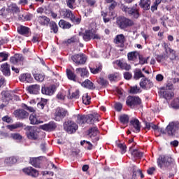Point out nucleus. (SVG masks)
Instances as JSON below:
<instances>
[{"mask_svg":"<svg viewBox=\"0 0 179 179\" xmlns=\"http://www.w3.org/2000/svg\"><path fill=\"white\" fill-rule=\"evenodd\" d=\"M157 163L160 169L164 167H176L174 159L169 155H160L157 159Z\"/></svg>","mask_w":179,"mask_h":179,"instance_id":"nucleus-1","label":"nucleus"},{"mask_svg":"<svg viewBox=\"0 0 179 179\" xmlns=\"http://www.w3.org/2000/svg\"><path fill=\"white\" fill-rule=\"evenodd\" d=\"M80 36H83V38L84 41H90L92 40H100L101 37L99 34L96 33V30L94 29H91L88 30H85V33L80 34Z\"/></svg>","mask_w":179,"mask_h":179,"instance_id":"nucleus-2","label":"nucleus"},{"mask_svg":"<svg viewBox=\"0 0 179 179\" xmlns=\"http://www.w3.org/2000/svg\"><path fill=\"white\" fill-rule=\"evenodd\" d=\"M59 13L62 17H68L73 23H80V17L75 16L69 9H61Z\"/></svg>","mask_w":179,"mask_h":179,"instance_id":"nucleus-3","label":"nucleus"},{"mask_svg":"<svg viewBox=\"0 0 179 179\" xmlns=\"http://www.w3.org/2000/svg\"><path fill=\"white\" fill-rule=\"evenodd\" d=\"M179 129V122H171L166 127L164 130V134H166L169 136H173L176 134V131H178Z\"/></svg>","mask_w":179,"mask_h":179,"instance_id":"nucleus-4","label":"nucleus"},{"mask_svg":"<svg viewBox=\"0 0 179 179\" xmlns=\"http://www.w3.org/2000/svg\"><path fill=\"white\" fill-rule=\"evenodd\" d=\"M68 115V110L62 108H57L55 113V121H61Z\"/></svg>","mask_w":179,"mask_h":179,"instance_id":"nucleus-5","label":"nucleus"},{"mask_svg":"<svg viewBox=\"0 0 179 179\" xmlns=\"http://www.w3.org/2000/svg\"><path fill=\"white\" fill-rule=\"evenodd\" d=\"M64 128L69 134H73V132H76V131H78V127L75 122L68 121L66 124H64Z\"/></svg>","mask_w":179,"mask_h":179,"instance_id":"nucleus-6","label":"nucleus"},{"mask_svg":"<svg viewBox=\"0 0 179 179\" xmlns=\"http://www.w3.org/2000/svg\"><path fill=\"white\" fill-rule=\"evenodd\" d=\"M122 10H123V12H125L126 13L134 16V17H135L136 19L139 17V13L138 12V9L135 8V7L128 8L127 6L122 5Z\"/></svg>","mask_w":179,"mask_h":179,"instance_id":"nucleus-7","label":"nucleus"},{"mask_svg":"<svg viewBox=\"0 0 179 179\" xmlns=\"http://www.w3.org/2000/svg\"><path fill=\"white\" fill-rule=\"evenodd\" d=\"M141 99L138 96H129L127 99V104L131 108H134L135 106H138L141 103Z\"/></svg>","mask_w":179,"mask_h":179,"instance_id":"nucleus-8","label":"nucleus"},{"mask_svg":"<svg viewBox=\"0 0 179 179\" xmlns=\"http://www.w3.org/2000/svg\"><path fill=\"white\" fill-rule=\"evenodd\" d=\"M71 59L77 65H83L86 63V56L84 55H75L71 57Z\"/></svg>","mask_w":179,"mask_h":179,"instance_id":"nucleus-9","label":"nucleus"},{"mask_svg":"<svg viewBox=\"0 0 179 179\" xmlns=\"http://www.w3.org/2000/svg\"><path fill=\"white\" fill-rule=\"evenodd\" d=\"M97 134H99V130H97V127H94L89 129L88 136L92 140V142L96 143L99 141V138L97 137Z\"/></svg>","mask_w":179,"mask_h":179,"instance_id":"nucleus-10","label":"nucleus"},{"mask_svg":"<svg viewBox=\"0 0 179 179\" xmlns=\"http://www.w3.org/2000/svg\"><path fill=\"white\" fill-rule=\"evenodd\" d=\"M140 86L142 87V89L148 90L150 89V87H153V83H152V81L148 78H142L140 82Z\"/></svg>","mask_w":179,"mask_h":179,"instance_id":"nucleus-11","label":"nucleus"},{"mask_svg":"<svg viewBox=\"0 0 179 179\" xmlns=\"http://www.w3.org/2000/svg\"><path fill=\"white\" fill-rule=\"evenodd\" d=\"M159 95L161 97H163V99H166V100H170L173 96L174 93L167 90V87L166 90L164 88H162L159 91Z\"/></svg>","mask_w":179,"mask_h":179,"instance_id":"nucleus-12","label":"nucleus"},{"mask_svg":"<svg viewBox=\"0 0 179 179\" xmlns=\"http://www.w3.org/2000/svg\"><path fill=\"white\" fill-rule=\"evenodd\" d=\"M23 173L30 176L31 177H38V171L36 170L33 167H28L22 169Z\"/></svg>","mask_w":179,"mask_h":179,"instance_id":"nucleus-13","label":"nucleus"},{"mask_svg":"<svg viewBox=\"0 0 179 179\" xmlns=\"http://www.w3.org/2000/svg\"><path fill=\"white\" fill-rule=\"evenodd\" d=\"M17 33L21 34V36H25L26 37H29L30 36V28L27 27H24L23 25H20L17 29Z\"/></svg>","mask_w":179,"mask_h":179,"instance_id":"nucleus-14","label":"nucleus"},{"mask_svg":"<svg viewBox=\"0 0 179 179\" xmlns=\"http://www.w3.org/2000/svg\"><path fill=\"white\" fill-rule=\"evenodd\" d=\"M14 115L17 118H20V120H24V118H27L29 117V113L23 109L15 110L14 112Z\"/></svg>","mask_w":179,"mask_h":179,"instance_id":"nucleus-15","label":"nucleus"},{"mask_svg":"<svg viewBox=\"0 0 179 179\" xmlns=\"http://www.w3.org/2000/svg\"><path fill=\"white\" fill-rule=\"evenodd\" d=\"M41 128L43 131H48L50 132L51 131H55V128H57V124L54 122H50L48 124L41 126Z\"/></svg>","mask_w":179,"mask_h":179,"instance_id":"nucleus-16","label":"nucleus"},{"mask_svg":"<svg viewBox=\"0 0 179 179\" xmlns=\"http://www.w3.org/2000/svg\"><path fill=\"white\" fill-rule=\"evenodd\" d=\"M41 92L43 94H46L47 96H52L54 92H55V86L52 85L50 87H43Z\"/></svg>","mask_w":179,"mask_h":179,"instance_id":"nucleus-17","label":"nucleus"},{"mask_svg":"<svg viewBox=\"0 0 179 179\" xmlns=\"http://www.w3.org/2000/svg\"><path fill=\"white\" fill-rule=\"evenodd\" d=\"M20 82H27V83H31L33 82V77L29 73H23L20 77Z\"/></svg>","mask_w":179,"mask_h":179,"instance_id":"nucleus-18","label":"nucleus"},{"mask_svg":"<svg viewBox=\"0 0 179 179\" xmlns=\"http://www.w3.org/2000/svg\"><path fill=\"white\" fill-rule=\"evenodd\" d=\"M27 136L29 139H34V141L37 139V133L34 131V129L31 127H27Z\"/></svg>","mask_w":179,"mask_h":179,"instance_id":"nucleus-19","label":"nucleus"},{"mask_svg":"<svg viewBox=\"0 0 179 179\" xmlns=\"http://www.w3.org/2000/svg\"><path fill=\"white\" fill-rule=\"evenodd\" d=\"M27 91L30 94H38L40 92V85L37 84L30 85L27 87Z\"/></svg>","mask_w":179,"mask_h":179,"instance_id":"nucleus-20","label":"nucleus"},{"mask_svg":"<svg viewBox=\"0 0 179 179\" xmlns=\"http://www.w3.org/2000/svg\"><path fill=\"white\" fill-rule=\"evenodd\" d=\"M22 61H23V56L20 54H15L10 59V62H11V64H14V65H16V64H19V62H22Z\"/></svg>","mask_w":179,"mask_h":179,"instance_id":"nucleus-21","label":"nucleus"},{"mask_svg":"<svg viewBox=\"0 0 179 179\" xmlns=\"http://www.w3.org/2000/svg\"><path fill=\"white\" fill-rule=\"evenodd\" d=\"M130 124L136 132H141V122L138 119H133L130 121Z\"/></svg>","mask_w":179,"mask_h":179,"instance_id":"nucleus-22","label":"nucleus"},{"mask_svg":"<svg viewBox=\"0 0 179 179\" xmlns=\"http://www.w3.org/2000/svg\"><path fill=\"white\" fill-rule=\"evenodd\" d=\"M1 69L5 76H9L10 75V67L8 63L3 64L1 66Z\"/></svg>","mask_w":179,"mask_h":179,"instance_id":"nucleus-23","label":"nucleus"},{"mask_svg":"<svg viewBox=\"0 0 179 179\" xmlns=\"http://www.w3.org/2000/svg\"><path fill=\"white\" fill-rule=\"evenodd\" d=\"M76 71V73H80L81 78H87L89 76V71L85 68H77Z\"/></svg>","mask_w":179,"mask_h":179,"instance_id":"nucleus-24","label":"nucleus"},{"mask_svg":"<svg viewBox=\"0 0 179 179\" xmlns=\"http://www.w3.org/2000/svg\"><path fill=\"white\" fill-rule=\"evenodd\" d=\"M29 121L32 125H37L38 124H43V122L38 120L36 114L32 113L29 116Z\"/></svg>","mask_w":179,"mask_h":179,"instance_id":"nucleus-25","label":"nucleus"},{"mask_svg":"<svg viewBox=\"0 0 179 179\" xmlns=\"http://www.w3.org/2000/svg\"><path fill=\"white\" fill-rule=\"evenodd\" d=\"M139 5L144 10H148L150 9V0H141Z\"/></svg>","mask_w":179,"mask_h":179,"instance_id":"nucleus-26","label":"nucleus"},{"mask_svg":"<svg viewBox=\"0 0 179 179\" xmlns=\"http://www.w3.org/2000/svg\"><path fill=\"white\" fill-rule=\"evenodd\" d=\"M138 176H141V178H143L145 176L143 173H142V170L139 169H136V166H134L133 169V179H136Z\"/></svg>","mask_w":179,"mask_h":179,"instance_id":"nucleus-27","label":"nucleus"},{"mask_svg":"<svg viewBox=\"0 0 179 179\" xmlns=\"http://www.w3.org/2000/svg\"><path fill=\"white\" fill-rule=\"evenodd\" d=\"M133 148L134 147L132 146L129 148V152L131 156H134V157H142V156H143V153H142V152H140L136 149L133 150Z\"/></svg>","mask_w":179,"mask_h":179,"instance_id":"nucleus-28","label":"nucleus"},{"mask_svg":"<svg viewBox=\"0 0 179 179\" xmlns=\"http://www.w3.org/2000/svg\"><path fill=\"white\" fill-rule=\"evenodd\" d=\"M116 64L118 65L122 69H125V71H129V69H131V65L128 64L126 62L117 60Z\"/></svg>","mask_w":179,"mask_h":179,"instance_id":"nucleus-29","label":"nucleus"},{"mask_svg":"<svg viewBox=\"0 0 179 179\" xmlns=\"http://www.w3.org/2000/svg\"><path fill=\"white\" fill-rule=\"evenodd\" d=\"M83 87H86V89L93 90L94 89V84L92 83L90 80H85L83 83H81Z\"/></svg>","mask_w":179,"mask_h":179,"instance_id":"nucleus-30","label":"nucleus"},{"mask_svg":"<svg viewBox=\"0 0 179 179\" xmlns=\"http://www.w3.org/2000/svg\"><path fill=\"white\" fill-rule=\"evenodd\" d=\"M73 43H79V36H73L71 38L64 41V44L69 45V44H73Z\"/></svg>","mask_w":179,"mask_h":179,"instance_id":"nucleus-31","label":"nucleus"},{"mask_svg":"<svg viewBox=\"0 0 179 179\" xmlns=\"http://www.w3.org/2000/svg\"><path fill=\"white\" fill-rule=\"evenodd\" d=\"M76 118V122L80 125H83L86 122V115H77Z\"/></svg>","mask_w":179,"mask_h":179,"instance_id":"nucleus-32","label":"nucleus"},{"mask_svg":"<svg viewBox=\"0 0 179 179\" xmlns=\"http://www.w3.org/2000/svg\"><path fill=\"white\" fill-rule=\"evenodd\" d=\"M87 124H93L96 120H97V116H94L93 114L85 115Z\"/></svg>","mask_w":179,"mask_h":179,"instance_id":"nucleus-33","label":"nucleus"},{"mask_svg":"<svg viewBox=\"0 0 179 179\" xmlns=\"http://www.w3.org/2000/svg\"><path fill=\"white\" fill-rule=\"evenodd\" d=\"M138 57H139V52L137 51L131 52L127 54V58L129 61H135Z\"/></svg>","mask_w":179,"mask_h":179,"instance_id":"nucleus-34","label":"nucleus"},{"mask_svg":"<svg viewBox=\"0 0 179 179\" xmlns=\"http://www.w3.org/2000/svg\"><path fill=\"white\" fill-rule=\"evenodd\" d=\"M144 77L145 76L143 75V73H142V71H141V69H136L134 70V78L136 80H138V79H141V78H144Z\"/></svg>","mask_w":179,"mask_h":179,"instance_id":"nucleus-35","label":"nucleus"},{"mask_svg":"<svg viewBox=\"0 0 179 179\" xmlns=\"http://www.w3.org/2000/svg\"><path fill=\"white\" fill-rule=\"evenodd\" d=\"M17 160L14 157H9L5 159L4 163L6 166H12V164H15Z\"/></svg>","mask_w":179,"mask_h":179,"instance_id":"nucleus-36","label":"nucleus"},{"mask_svg":"<svg viewBox=\"0 0 179 179\" xmlns=\"http://www.w3.org/2000/svg\"><path fill=\"white\" fill-rule=\"evenodd\" d=\"M23 127V123L17 122L13 124L7 125L6 128L10 131H13V129H17V128H22Z\"/></svg>","mask_w":179,"mask_h":179,"instance_id":"nucleus-37","label":"nucleus"},{"mask_svg":"<svg viewBox=\"0 0 179 179\" xmlns=\"http://www.w3.org/2000/svg\"><path fill=\"white\" fill-rule=\"evenodd\" d=\"M8 10L13 13H19L20 9L15 3H12L8 6Z\"/></svg>","mask_w":179,"mask_h":179,"instance_id":"nucleus-38","label":"nucleus"},{"mask_svg":"<svg viewBox=\"0 0 179 179\" xmlns=\"http://www.w3.org/2000/svg\"><path fill=\"white\" fill-rule=\"evenodd\" d=\"M102 69H103V66H101V64H99L96 68H92V67L90 68L91 73H93L94 75L100 73V72H101Z\"/></svg>","mask_w":179,"mask_h":179,"instance_id":"nucleus-39","label":"nucleus"},{"mask_svg":"<svg viewBox=\"0 0 179 179\" xmlns=\"http://www.w3.org/2000/svg\"><path fill=\"white\" fill-rule=\"evenodd\" d=\"M141 92L142 90H141V88L137 85L131 87L129 90V92L131 93V94H138V93H141Z\"/></svg>","mask_w":179,"mask_h":179,"instance_id":"nucleus-40","label":"nucleus"},{"mask_svg":"<svg viewBox=\"0 0 179 179\" xmlns=\"http://www.w3.org/2000/svg\"><path fill=\"white\" fill-rule=\"evenodd\" d=\"M66 75L68 77V79L70 80H73V82H76V75L71 70H66Z\"/></svg>","mask_w":179,"mask_h":179,"instance_id":"nucleus-41","label":"nucleus"},{"mask_svg":"<svg viewBox=\"0 0 179 179\" xmlns=\"http://www.w3.org/2000/svg\"><path fill=\"white\" fill-rule=\"evenodd\" d=\"M30 164L34 167L38 168V167H40V159L39 158H31Z\"/></svg>","mask_w":179,"mask_h":179,"instance_id":"nucleus-42","label":"nucleus"},{"mask_svg":"<svg viewBox=\"0 0 179 179\" xmlns=\"http://www.w3.org/2000/svg\"><path fill=\"white\" fill-rule=\"evenodd\" d=\"M124 35H117L115 39V44H124Z\"/></svg>","mask_w":179,"mask_h":179,"instance_id":"nucleus-43","label":"nucleus"},{"mask_svg":"<svg viewBox=\"0 0 179 179\" xmlns=\"http://www.w3.org/2000/svg\"><path fill=\"white\" fill-rule=\"evenodd\" d=\"M117 23H131V20L125 17H118Z\"/></svg>","mask_w":179,"mask_h":179,"instance_id":"nucleus-44","label":"nucleus"},{"mask_svg":"<svg viewBox=\"0 0 179 179\" xmlns=\"http://www.w3.org/2000/svg\"><path fill=\"white\" fill-rule=\"evenodd\" d=\"M120 121L122 124H128L129 121V116L127 115H122L120 117Z\"/></svg>","mask_w":179,"mask_h":179,"instance_id":"nucleus-45","label":"nucleus"},{"mask_svg":"<svg viewBox=\"0 0 179 179\" xmlns=\"http://www.w3.org/2000/svg\"><path fill=\"white\" fill-rule=\"evenodd\" d=\"M96 82H97V83H99V85H101V86H108V81H107V80H106L101 77L98 78Z\"/></svg>","mask_w":179,"mask_h":179,"instance_id":"nucleus-46","label":"nucleus"},{"mask_svg":"<svg viewBox=\"0 0 179 179\" xmlns=\"http://www.w3.org/2000/svg\"><path fill=\"white\" fill-rule=\"evenodd\" d=\"M9 55L6 52H0V62H3V61H7Z\"/></svg>","mask_w":179,"mask_h":179,"instance_id":"nucleus-47","label":"nucleus"},{"mask_svg":"<svg viewBox=\"0 0 179 179\" xmlns=\"http://www.w3.org/2000/svg\"><path fill=\"white\" fill-rule=\"evenodd\" d=\"M83 104H85L86 106L90 104V96L87 94H85L83 96Z\"/></svg>","mask_w":179,"mask_h":179,"instance_id":"nucleus-48","label":"nucleus"},{"mask_svg":"<svg viewBox=\"0 0 179 179\" xmlns=\"http://www.w3.org/2000/svg\"><path fill=\"white\" fill-rule=\"evenodd\" d=\"M38 108L43 110L47 106V99H41V101L37 104Z\"/></svg>","mask_w":179,"mask_h":179,"instance_id":"nucleus-49","label":"nucleus"},{"mask_svg":"<svg viewBox=\"0 0 179 179\" xmlns=\"http://www.w3.org/2000/svg\"><path fill=\"white\" fill-rule=\"evenodd\" d=\"M34 78L38 82H43L44 80L45 76L43 74L36 73L34 75Z\"/></svg>","mask_w":179,"mask_h":179,"instance_id":"nucleus-50","label":"nucleus"},{"mask_svg":"<svg viewBox=\"0 0 179 179\" xmlns=\"http://www.w3.org/2000/svg\"><path fill=\"white\" fill-rule=\"evenodd\" d=\"M117 148L120 149L122 155H124L127 152V145L125 143H119L117 144Z\"/></svg>","mask_w":179,"mask_h":179,"instance_id":"nucleus-51","label":"nucleus"},{"mask_svg":"<svg viewBox=\"0 0 179 179\" xmlns=\"http://www.w3.org/2000/svg\"><path fill=\"white\" fill-rule=\"evenodd\" d=\"M118 78H120V74L118 73H113V74H110L108 76L109 80H110V82H115V80H118Z\"/></svg>","mask_w":179,"mask_h":179,"instance_id":"nucleus-52","label":"nucleus"},{"mask_svg":"<svg viewBox=\"0 0 179 179\" xmlns=\"http://www.w3.org/2000/svg\"><path fill=\"white\" fill-rule=\"evenodd\" d=\"M117 25L122 29L125 30L126 29H128V27L132 26V24L131 23H118Z\"/></svg>","mask_w":179,"mask_h":179,"instance_id":"nucleus-53","label":"nucleus"},{"mask_svg":"<svg viewBox=\"0 0 179 179\" xmlns=\"http://www.w3.org/2000/svg\"><path fill=\"white\" fill-rule=\"evenodd\" d=\"M49 26L50 27V29L52 30L53 33L58 32V25H57L56 23H50Z\"/></svg>","mask_w":179,"mask_h":179,"instance_id":"nucleus-54","label":"nucleus"},{"mask_svg":"<svg viewBox=\"0 0 179 179\" xmlns=\"http://www.w3.org/2000/svg\"><path fill=\"white\" fill-rule=\"evenodd\" d=\"M151 128L154 129V131H157L158 132H162V134H166L164 131V129L159 128V127L156 126V124H153L152 123Z\"/></svg>","mask_w":179,"mask_h":179,"instance_id":"nucleus-55","label":"nucleus"},{"mask_svg":"<svg viewBox=\"0 0 179 179\" xmlns=\"http://www.w3.org/2000/svg\"><path fill=\"white\" fill-rule=\"evenodd\" d=\"M85 143H87V145H88V146H87L88 150H92V149H93V144H92V143H90V141H86L85 140L81 141L80 142L81 146H83V145H85Z\"/></svg>","mask_w":179,"mask_h":179,"instance_id":"nucleus-56","label":"nucleus"},{"mask_svg":"<svg viewBox=\"0 0 179 179\" xmlns=\"http://www.w3.org/2000/svg\"><path fill=\"white\" fill-rule=\"evenodd\" d=\"M38 20L42 23H50V18L46 16H40L38 17Z\"/></svg>","mask_w":179,"mask_h":179,"instance_id":"nucleus-57","label":"nucleus"},{"mask_svg":"<svg viewBox=\"0 0 179 179\" xmlns=\"http://www.w3.org/2000/svg\"><path fill=\"white\" fill-rule=\"evenodd\" d=\"M76 0H66L67 6L70 8V9H73V6H75Z\"/></svg>","mask_w":179,"mask_h":179,"instance_id":"nucleus-58","label":"nucleus"},{"mask_svg":"<svg viewBox=\"0 0 179 179\" xmlns=\"http://www.w3.org/2000/svg\"><path fill=\"white\" fill-rule=\"evenodd\" d=\"M171 107L173 108L178 109L179 108V98L175 99L171 103Z\"/></svg>","mask_w":179,"mask_h":179,"instance_id":"nucleus-59","label":"nucleus"},{"mask_svg":"<svg viewBox=\"0 0 179 179\" xmlns=\"http://www.w3.org/2000/svg\"><path fill=\"white\" fill-rule=\"evenodd\" d=\"M59 27H61L62 29H71V27H72V25L71 24H68V23H59Z\"/></svg>","mask_w":179,"mask_h":179,"instance_id":"nucleus-60","label":"nucleus"},{"mask_svg":"<svg viewBox=\"0 0 179 179\" xmlns=\"http://www.w3.org/2000/svg\"><path fill=\"white\" fill-rule=\"evenodd\" d=\"M138 57H139V62L141 65L148 64V60L149 59V57L145 58L141 55H139Z\"/></svg>","mask_w":179,"mask_h":179,"instance_id":"nucleus-61","label":"nucleus"},{"mask_svg":"<svg viewBox=\"0 0 179 179\" xmlns=\"http://www.w3.org/2000/svg\"><path fill=\"white\" fill-rule=\"evenodd\" d=\"M11 138L13 139H15V141H21V139H22L21 135L17 133L12 134Z\"/></svg>","mask_w":179,"mask_h":179,"instance_id":"nucleus-62","label":"nucleus"},{"mask_svg":"<svg viewBox=\"0 0 179 179\" xmlns=\"http://www.w3.org/2000/svg\"><path fill=\"white\" fill-rule=\"evenodd\" d=\"M2 120H3V122H7V124H10V122H13L12 117H9L8 115L3 117Z\"/></svg>","mask_w":179,"mask_h":179,"instance_id":"nucleus-63","label":"nucleus"},{"mask_svg":"<svg viewBox=\"0 0 179 179\" xmlns=\"http://www.w3.org/2000/svg\"><path fill=\"white\" fill-rule=\"evenodd\" d=\"M72 99H79V90H77L76 92H73L71 94Z\"/></svg>","mask_w":179,"mask_h":179,"instance_id":"nucleus-64","label":"nucleus"}]
</instances>
